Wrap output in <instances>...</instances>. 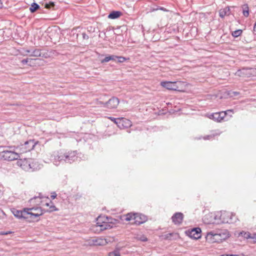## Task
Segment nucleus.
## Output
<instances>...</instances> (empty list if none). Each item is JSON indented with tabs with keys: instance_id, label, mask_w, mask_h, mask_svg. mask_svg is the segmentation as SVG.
Instances as JSON below:
<instances>
[{
	"instance_id": "20e7f679",
	"label": "nucleus",
	"mask_w": 256,
	"mask_h": 256,
	"mask_svg": "<svg viewBox=\"0 0 256 256\" xmlns=\"http://www.w3.org/2000/svg\"><path fill=\"white\" fill-rule=\"evenodd\" d=\"M228 237V234L224 233H217L211 231L207 233L206 238L210 243L220 242Z\"/></svg>"
},
{
	"instance_id": "5701e85b",
	"label": "nucleus",
	"mask_w": 256,
	"mask_h": 256,
	"mask_svg": "<svg viewBox=\"0 0 256 256\" xmlns=\"http://www.w3.org/2000/svg\"><path fill=\"white\" fill-rule=\"evenodd\" d=\"M242 13L244 16L248 17L249 15L248 6V4H244L242 7Z\"/></svg>"
},
{
	"instance_id": "72a5a7b5",
	"label": "nucleus",
	"mask_w": 256,
	"mask_h": 256,
	"mask_svg": "<svg viewBox=\"0 0 256 256\" xmlns=\"http://www.w3.org/2000/svg\"><path fill=\"white\" fill-rule=\"evenodd\" d=\"M31 60H32V59H30V58L24 59L22 60V63L23 64H27L29 61H30Z\"/></svg>"
},
{
	"instance_id": "f704fd0d",
	"label": "nucleus",
	"mask_w": 256,
	"mask_h": 256,
	"mask_svg": "<svg viewBox=\"0 0 256 256\" xmlns=\"http://www.w3.org/2000/svg\"><path fill=\"white\" fill-rule=\"evenodd\" d=\"M56 196H57L55 192H54L52 193V195H51L50 197L52 200H54L56 198Z\"/></svg>"
},
{
	"instance_id": "a878e982",
	"label": "nucleus",
	"mask_w": 256,
	"mask_h": 256,
	"mask_svg": "<svg viewBox=\"0 0 256 256\" xmlns=\"http://www.w3.org/2000/svg\"><path fill=\"white\" fill-rule=\"evenodd\" d=\"M240 236H242L244 237V238H246V239H250V237L251 236V234L249 232H246L244 231H242L240 232L239 234Z\"/></svg>"
},
{
	"instance_id": "9d476101",
	"label": "nucleus",
	"mask_w": 256,
	"mask_h": 256,
	"mask_svg": "<svg viewBox=\"0 0 256 256\" xmlns=\"http://www.w3.org/2000/svg\"><path fill=\"white\" fill-rule=\"evenodd\" d=\"M256 70L252 68H244L238 70L236 74L240 76L250 77L256 74Z\"/></svg>"
},
{
	"instance_id": "f257e3e1",
	"label": "nucleus",
	"mask_w": 256,
	"mask_h": 256,
	"mask_svg": "<svg viewBox=\"0 0 256 256\" xmlns=\"http://www.w3.org/2000/svg\"><path fill=\"white\" fill-rule=\"evenodd\" d=\"M12 212L16 218L32 220L38 218L42 214V210L38 208H25L23 210L14 209Z\"/></svg>"
},
{
	"instance_id": "bb28decb",
	"label": "nucleus",
	"mask_w": 256,
	"mask_h": 256,
	"mask_svg": "<svg viewBox=\"0 0 256 256\" xmlns=\"http://www.w3.org/2000/svg\"><path fill=\"white\" fill-rule=\"evenodd\" d=\"M242 30H238L234 31L232 32V35L233 36L236 38V37H238V36H240L242 34Z\"/></svg>"
},
{
	"instance_id": "2f4dec72",
	"label": "nucleus",
	"mask_w": 256,
	"mask_h": 256,
	"mask_svg": "<svg viewBox=\"0 0 256 256\" xmlns=\"http://www.w3.org/2000/svg\"><path fill=\"white\" fill-rule=\"evenodd\" d=\"M104 240H106V244L112 242L114 240V238L112 237H108L106 238H104Z\"/></svg>"
},
{
	"instance_id": "ddd939ff",
	"label": "nucleus",
	"mask_w": 256,
	"mask_h": 256,
	"mask_svg": "<svg viewBox=\"0 0 256 256\" xmlns=\"http://www.w3.org/2000/svg\"><path fill=\"white\" fill-rule=\"evenodd\" d=\"M226 112H216L212 114L210 116V118L214 120L220 122L226 116Z\"/></svg>"
},
{
	"instance_id": "4be33fe9",
	"label": "nucleus",
	"mask_w": 256,
	"mask_h": 256,
	"mask_svg": "<svg viewBox=\"0 0 256 256\" xmlns=\"http://www.w3.org/2000/svg\"><path fill=\"white\" fill-rule=\"evenodd\" d=\"M27 52L30 53V56H32L38 57L40 56H42L40 51L38 49H36L32 52H30V50H27Z\"/></svg>"
},
{
	"instance_id": "f03ea898",
	"label": "nucleus",
	"mask_w": 256,
	"mask_h": 256,
	"mask_svg": "<svg viewBox=\"0 0 256 256\" xmlns=\"http://www.w3.org/2000/svg\"><path fill=\"white\" fill-rule=\"evenodd\" d=\"M18 166L28 172H33L40 170L42 165L35 160L32 158L19 159L16 162Z\"/></svg>"
},
{
	"instance_id": "9b49d317",
	"label": "nucleus",
	"mask_w": 256,
	"mask_h": 256,
	"mask_svg": "<svg viewBox=\"0 0 256 256\" xmlns=\"http://www.w3.org/2000/svg\"><path fill=\"white\" fill-rule=\"evenodd\" d=\"M119 99L116 97H112L106 103H102L104 106L108 108H115L118 105Z\"/></svg>"
},
{
	"instance_id": "6e6552de",
	"label": "nucleus",
	"mask_w": 256,
	"mask_h": 256,
	"mask_svg": "<svg viewBox=\"0 0 256 256\" xmlns=\"http://www.w3.org/2000/svg\"><path fill=\"white\" fill-rule=\"evenodd\" d=\"M0 155L4 160H18L20 157L18 153L8 150H5L0 152Z\"/></svg>"
},
{
	"instance_id": "7c9ffc66",
	"label": "nucleus",
	"mask_w": 256,
	"mask_h": 256,
	"mask_svg": "<svg viewBox=\"0 0 256 256\" xmlns=\"http://www.w3.org/2000/svg\"><path fill=\"white\" fill-rule=\"evenodd\" d=\"M108 118L110 119L112 121L114 122L118 126L119 124L118 122L120 120V118H116L112 117H110Z\"/></svg>"
},
{
	"instance_id": "4468645a",
	"label": "nucleus",
	"mask_w": 256,
	"mask_h": 256,
	"mask_svg": "<svg viewBox=\"0 0 256 256\" xmlns=\"http://www.w3.org/2000/svg\"><path fill=\"white\" fill-rule=\"evenodd\" d=\"M201 230L200 228H194L188 232V236L194 239H198L201 236Z\"/></svg>"
},
{
	"instance_id": "2eb2a0df",
	"label": "nucleus",
	"mask_w": 256,
	"mask_h": 256,
	"mask_svg": "<svg viewBox=\"0 0 256 256\" xmlns=\"http://www.w3.org/2000/svg\"><path fill=\"white\" fill-rule=\"evenodd\" d=\"M88 244L94 246H104L106 244V242L104 238H98L90 240Z\"/></svg>"
},
{
	"instance_id": "7ed1b4c3",
	"label": "nucleus",
	"mask_w": 256,
	"mask_h": 256,
	"mask_svg": "<svg viewBox=\"0 0 256 256\" xmlns=\"http://www.w3.org/2000/svg\"><path fill=\"white\" fill-rule=\"evenodd\" d=\"M77 158L76 151L66 153L58 152L54 154L53 162L55 165H58V162L64 160L66 162L70 164L75 161Z\"/></svg>"
},
{
	"instance_id": "37998d69",
	"label": "nucleus",
	"mask_w": 256,
	"mask_h": 256,
	"mask_svg": "<svg viewBox=\"0 0 256 256\" xmlns=\"http://www.w3.org/2000/svg\"><path fill=\"white\" fill-rule=\"evenodd\" d=\"M86 38V36H85V34H84V38Z\"/></svg>"
},
{
	"instance_id": "dca6fc26",
	"label": "nucleus",
	"mask_w": 256,
	"mask_h": 256,
	"mask_svg": "<svg viewBox=\"0 0 256 256\" xmlns=\"http://www.w3.org/2000/svg\"><path fill=\"white\" fill-rule=\"evenodd\" d=\"M184 215L181 212H176L172 218V221L174 224H180L182 222Z\"/></svg>"
},
{
	"instance_id": "a19ab883",
	"label": "nucleus",
	"mask_w": 256,
	"mask_h": 256,
	"mask_svg": "<svg viewBox=\"0 0 256 256\" xmlns=\"http://www.w3.org/2000/svg\"><path fill=\"white\" fill-rule=\"evenodd\" d=\"M230 254H225V255H222V256H230Z\"/></svg>"
},
{
	"instance_id": "412c9836",
	"label": "nucleus",
	"mask_w": 256,
	"mask_h": 256,
	"mask_svg": "<svg viewBox=\"0 0 256 256\" xmlns=\"http://www.w3.org/2000/svg\"><path fill=\"white\" fill-rule=\"evenodd\" d=\"M112 221L110 222L108 220V222H104L102 223V224H100V225H98V226H100L101 228H100L101 230L110 229V228H111L112 227V226L110 224H112Z\"/></svg>"
},
{
	"instance_id": "ea45409f",
	"label": "nucleus",
	"mask_w": 256,
	"mask_h": 256,
	"mask_svg": "<svg viewBox=\"0 0 256 256\" xmlns=\"http://www.w3.org/2000/svg\"><path fill=\"white\" fill-rule=\"evenodd\" d=\"M230 256H243L242 255H238V254H230Z\"/></svg>"
},
{
	"instance_id": "423d86ee",
	"label": "nucleus",
	"mask_w": 256,
	"mask_h": 256,
	"mask_svg": "<svg viewBox=\"0 0 256 256\" xmlns=\"http://www.w3.org/2000/svg\"><path fill=\"white\" fill-rule=\"evenodd\" d=\"M124 216L126 221L134 220L133 222L136 224H142L147 220V218L145 215L138 213H128Z\"/></svg>"
},
{
	"instance_id": "cd10ccee",
	"label": "nucleus",
	"mask_w": 256,
	"mask_h": 256,
	"mask_svg": "<svg viewBox=\"0 0 256 256\" xmlns=\"http://www.w3.org/2000/svg\"><path fill=\"white\" fill-rule=\"evenodd\" d=\"M109 256H120L118 250H116L112 252H110Z\"/></svg>"
},
{
	"instance_id": "0eeeda50",
	"label": "nucleus",
	"mask_w": 256,
	"mask_h": 256,
	"mask_svg": "<svg viewBox=\"0 0 256 256\" xmlns=\"http://www.w3.org/2000/svg\"><path fill=\"white\" fill-rule=\"evenodd\" d=\"M36 144V143L34 142V140H29L26 142L24 144H22L18 146L17 148V150H18V151L20 153L26 152L32 150Z\"/></svg>"
},
{
	"instance_id": "c85d7f7f",
	"label": "nucleus",
	"mask_w": 256,
	"mask_h": 256,
	"mask_svg": "<svg viewBox=\"0 0 256 256\" xmlns=\"http://www.w3.org/2000/svg\"><path fill=\"white\" fill-rule=\"evenodd\" d=\"M54 2H50L49 3L46 4L45 8H54Z\"/></svg>"
},
{
	"instance_id": "6ab92c4d",
	"label": "nucleus",
	"mask_w": 256,
	"mask_h": 256,
	"mask_svg": "<svg viewBox=\"0 0 256 256\" xmlns=\"http://www.w3.org/2000/svg\"><path fill=\"white\" fill-rule=\"evenodd\" d=\"M117 56L115 55H109L104 58L103 60H101V63L107 62L110 60L114 62L116 61Z\"/></svg>"
},
{
	"instance_id": "f8f14e48",
	"label": "nucleus",
	"mask_w": 256,
	"mask_h": 256,
	"mask_svg": "<svg viewBox=\"0 0 256 256\" xmlns=\"http://www.w3.org/2000/svg\"><path fill=\"white\" fill-rule=\"evenodd\" d=\"M160 85L169 90H178V86L176 82H162Z\"/></svg>"
},
{
	"instance_id": "a18cd8bd",
	"label": "nucleus",
	"mask_w": 256,
	"mask_h": 256,
	"mask_svg": "<svg viewBox=\"0 0 256 256\" xmlns=\"http://www.w3.org/2000/svg\"><path fill=\"white\" fill-rule=\"evenodd\" d=\"M46 205L47 206H49V204H48V203H46Z\"/></svg>"
},
{
	"instance_id": "f3484780",
	"label": "nucleus",
	"mask_w": 256,
	"mask_h": 256,
	"mask_svg": "<svg viewBox=\"0 0 256 256\" xmlns=\"http://www.w3.org/2000/svg\"><path fill=\"white\" fill-rule=\"evenodd\" d=\"M118 122L119 124L118 127L120 128L122 127L128 128L131 126V122L123 118H120Z\"/></svg>"
},
{
	"instance_id": "c756f323",
	"label": "nucleus",
	"mask_w": 256,
	"mask_h": 256,
	"mask_svg": "<svg viewBox=\"0 0 256 256\" xmlns=\"http://www.w3.org/2000/svg\"><path fill=\"white\" fill-rule=\"evenodd\" d=\"M126 60V58L124 57L117 56L116 62L121 63V62H124Z\"/></svg>"
},
{
	"instance_id": "aec40b11",
	"label": "nucleus",
	"mask_w": 256,
	"mask_h": 256,
	"mask_svg": "<svg viewBox=\"0 0 256 256\" xmlns=\"http://www.w3.org/2000/svg\"><path fill=\"white\" fill-rule=\"evenodd\" d=\"M122 15V12L119 11H112L108 16L110 19H116L119 18Z\"/></svg>"
},
{
	"instance_id": "4c0bfd02",
	"label": "nucleus",
	"mask_w": 256,
	"mask_h": 256,
	"mask_svg": "<svg viewBox=\"0 0 256 256\" xmlns=\"http://www.w3.org/2000/svg\"><path fill=\"white\" fill-rule=\"evenodd\" d=\"M232 93L234 94V96H238L240 94L238 92H232Z\"/></svg>"
},
{
	"instance_id": "473e14b6",
	"label": "nucleus",
	"mask_w": 256,
	"mask_h": 256,
	"mask_svg": "<svg viewBox=\"0 0 256 256\" xmlns=\"http://www.w3.org/2000/svg\"><path fill=\"white\" fill-rule=\"evenodd\" d=\"M250 239L252 240L254 242H256V233L251 234Z\"/></svg>"
},
{
	"instance_id": "e433bc0d",
	"label": "nucleus",
	"mask_w": 256,
	"mask_h": 256,
	"mask_svg": "<svg viewBox=\"0 0 256 256\" xmlns=\"http://www.w3.org/2000/svg\"><path fill=\"white\" fill-rule=\"evenodd\" d=\"M212 137V135H208V136H206V137H204V140H210V138Z\"/></svg>"
},
{
	"instance_id": "1a4fd4ad",
	"label": "nucleus",
	"mask_w": 256,
	"mask_h": 256,
	"mask_svg": "<svg viewBox=\"0 0 256 256\" xmlns=\"http://www.w3.org/2000/svg\"><path fill=\"white\" fill-rule=\"evenodd\" d=\"M218 214H212V213H209L208 214H206L204 216V217L203 218V221L205 224H218Z\"/></svg>"
},
{
	"instance_id": "39448f33",
	"label": "nucleus",
	"mask_w": 256,
	"mask_h": 256,
	"mask_svg": "<svg viewBox=\"0 0 256 256\" xmlns=\"http://www.w3.org/2000/svg\"><path fill=\"white\" fill-rule=\"evenodd\" d=\"M218 224L221 223H234L237 220L235 214L230 212L224 211L221 212L220 214L218 213Z\"/></svg>"
},
{
	"instance_id": "c03bdc74",
	"label": "nucleus",
	"mask_w": 256,
	"mask_h": 256,
	"mask_svg": "<svg viewBox=\"0 0 256 256\" xmlns=\"http://www.w3.org/2000/svg\"><path fill=\"white\" fill-rule=\"evenodd\" d=\"M86 38V36H85V34H84V38Z\"/></svg>"
},
{
	"instance_id": "79ce46f5",
	"label": "nucleus",
	"mask_w": 256,
	"mask_h": 256,
	"mask_svg": "<svg viewBox=\"0 0 256 256\" xmlns=\"http://www.w3.org/2000/svg\"><path fill=\"white\" fill-rule=\"evenodd\" d=\"M142 241H146V238H144V239H142Z\"/></svg>"
},
{
	"instance_id": "393cba45",
	"label": "nucleus",
	"mask_w": 256,
	"mask_h": 256,
	"mask_svg": "<svg viewBox=\"0 0 256 256\" xmlns=\"http://www.w3.org/2000/svg\"><path fill=\"white\" fill-rule=\"evenodd\" d=\"M40 8V6L36 3L34 2L30 6V10L32 12H36L38 9Z\"/></svg>"
},
{
	"instance_id": "c9c22d12",
	"label": "nucleus",
	"mask_w": 256,
	"mask_h": 256,
	"mask_svg": "<svg viewBox=\"0 0 256 256\" xmlns=\"http://www.w3.org/2000/svg\"><path fill=\"white\" fill-rule=\"evenodd\" d=\"M50 212H52L54 210H56L55 206H50Z\"/></svg>"
},
{
	"instance_id": "b1692460",
	"label": "nucleus",
	"mask_w": 256,
	"mask_h": 256,
	"mask_svg": "<svg viewBox=\"0 0 256 256\" xmlns=\"http://www.w3.org/2000/svg\"><path fill=\"white\" fill-rule=\"evenodd\" d=\"M30 203L35 204H38L40 202V197L35 196L32 198H31L29 200Z\"/></svg>"
},
{
	"instance_id": "a211bd4d",
	"label": "nucleus",
	"mask_w": 256,
	"mask_h": 256,
	"mask_svg": "<svg viewBox=\"0 0 256 256\" xmlns=\"http://www.w3.org/2000/svg\"><path fill=\"white\" fill-rule=\"evenodd\" d=\"M230 8L229 7H226L220 10V16L223 18L226 16H229L230 14Z\"/></svg>"
},
{
	"instance_id": "58836bf2",
	"label": "nucleus",
	"mask_w": 256,
	"mask_h": 256,
	"mask_svg": "<svg viewBox=\"0 0 256 256\" xmlns=\"http://www.w3.org/2000/svg\"><path fill=\"white\" fill-rule=\"evenodd\" d=\"M254 30L256 31V22L254 24Z\"/></svg>"
}]
</instances>
